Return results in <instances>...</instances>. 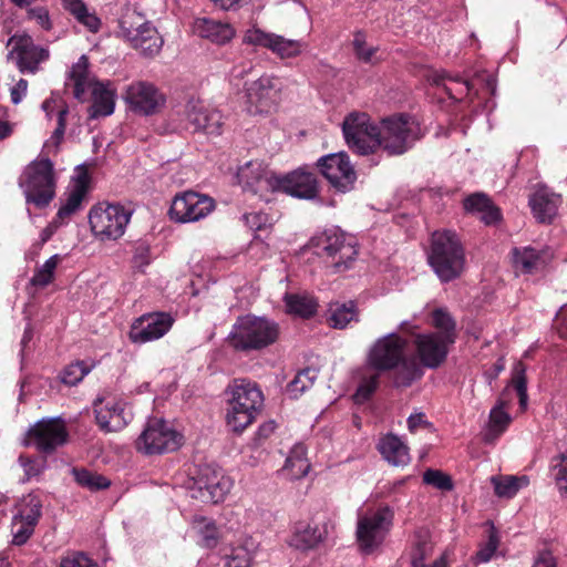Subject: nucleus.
Segmentation results:
<instances>
[{"instance_id":"f257e3e1","label":"nucleus","mask_w":567,"mask_h":567,"mask_svg":"<svg viewBox=\"0 0 567 567\" xmlns=\"http://www.w3.org/2000/svg\"><path fill=\"white\" fill-rule=\"evenodd\" d=\"M250 166L248 164L238 173L244 183V190L258 196L262 202H270L271 195L282 192L292 197L311 200L319 195V183L315 173L306 167H299L286 175H276L268 172H258L250 178Z\"/></svg>"},{"instance_id":"f03ea898","label":"nucleus","mask_w":567,"mask_h":567,"mask_svg":"<svg viewBox=\"0 0 567 567\" xmlns=\"http://www.w3.org/2000/svg\"><path fill=\"white\" fill-rule=\"evenodd\" d=\"M408 340L398 333L377 339L367 354V365L378 372L393 371V385L409 388L423 375L416 359L406 354Z\"/></svg>"},{"instance_id":"7ed1b4c3","label":"nucleus","mask_w":567,"mask_h":567,"mask_svg":"<svg viewBox=\"0 0 567 567\" xmlns=\"http://www.w3.org/2000/svg\"><path fill=\"white\" fill-rule=\"evenodd\" d=\"M279 336L280 327L276 321L266 317L246 315L236 319L227 342L234 350L247 353L272 346Z\"/></svg>"},{"instance_id":"20e7f679","label":"nucleus","mask_w":567,"mask_h":567,"mask_svg":"<svg viewBox=\"0 0 567 567\" xmlns=\"http://www.w3.org/2000/svg\"><path fill=\"white\" fill-rule=\"evenodd\" d=\"M227 425L235 433H241L256 419L264 405V394L256 382L235 379L227 388Z\"/></svg>"},{"instance_id":"39448f33","label":"nucleus","mask_w":567,"mask_h":567,"mask_svg":"<svg viewBox=\"0 0 567 567\" xmlns=\"http://www.w3.org/2000/svg\"><path fill=\"white\" fill-rule=\"evenodd\" d=\"M427 260L442 282L458 278L464 271L465 252L457 235L450 230L434 231Z\"/></svg>"},{"instance_id":"423d86ee","label":"nucleus","mask_w":567,"mask_h":567,"mask_svg":"<svg viewBox=\"0 0 567 567\" xmlns=\"http://www.w3.org/2000/svg\"><path fill=\"white\" fill-rule=\"evenodd\" d=\"M66 115L68 107L64 106L58 111L56 126L51 138L42 147V157L38 159V207L49 205L55 197L56 173L49 156L58 153L59 146L63 141Z\"/></svg>"},{"instance_id":"0eeeda50","label":"nucleus","mask_w":567,"mask_h":567,"mask_svg":"<svg viewBox=\"0 0 567 567\" xmlns=\"http://www.w3.org/2000/svg\"><path fill=\"white\" fill-rule=\"evenodd\" d=\"M423 136L420 124L410 115L385 117L380 125V147L389 155H402Z\"/></svg>"},{"instance_id":"6e6552de","label":"nucleus","mask_w":567,"mask_h":567,"mask_svg":"<svg viewBox=\"0 0 567 567\" xmlns=\"http://www.w3.org/2000/svg\"><path fill=\"white\" fill-rule=\"evenodd\" d=\"M394 513L389 506L360 516L357 524V542L363 554H372L388 536L393 525Z\"/></svg>"},{"instance_id":"1a4fd4ad","label":"nucleus","mask_w":567,"mask_h":567,"mask_svg":"<svg viewBox=\"0 0 567 567\" xmlns=\"http://www.w3.org/2000/svg\"><path fill=\"white\" fill-rule=\"evenodd\" d=\"M342 132L349 148L360 155L380 148V126L367 113H350L343 121Z\"/></svg>"},{"instance_id":"9d476101","label":"nucleus","mask_w":567,"mask_h":567,"mask_svg":"<svg viewBox=\"0 0 567 567\" xmlns=\"http://www.w3.org/2000/svg\"><path fill=\"white\" fill-rule=\"evenodd\" d=\"M132 212L120 204L100 203L89 213L92 231L103 239H117L123 236Z\"/></svg>"},{"instance_id":"9b49d317","label":"nucleus","mask_w":567,"mask_h":567,"mask_svg":"<svg viewBox=\"0 0 567 567\" xmlns=\"http://www.w3.org/2000/svg\"><path fill=\"white\" fill-rule=\"evenodd\" d=\"M319 255L324 257L336 271L348 269L358 256L357 243L352 236L338 230H327L318 238Z\"/></svg>"},{"instance_id":"f8f14e48","label":"nucleus","mask_w":567,"mask_h":567,"mask_svg":"<svg viewBox=\"0 0 567 567\" xmlns=\"http://www.w3.org/2000/svg\"><path fill=\"white\" fill-rule=\"evenodd\" d=\"M183 436L162 419H151L136 441L138 451L152 455L176 451Z\"/></svg>"},{"instance_id":"ddd939ff","label":"nucleus","mask_w":567,"mask_h":567,"mask_svg":"<svg viewBox=\"0 0 567 567\" xmlns=\"http://www.w3.org/2000/svg\"><path fill=\"white\" fill-rule=\"evenodd\" d=\"M246 109L248 113H269L280 100L281 81L272 75L264 74L257 80L245 82Z\"/></svg>"},{"instance_id":"4468645a","label":"nucleus","mask_w":567,"mask_h":567,"mask_svg":"<svg viewBox=\"0 0 567 567\" xmlns=\"http://www.w3.org/2000/svg\"><path fill=\"white\" fill-rule=\"evenodd\" d=\"M176 113L184 122L185 128L194 132L203 131L208 135H219L221 132L223 115L219 111L210 109L199 99L190 97Z\"/></svg>"},{"instance_id":"2eb2a0df","label":"nucleus","mask_w":567,"mask_h":567,"mask_svg":"<svg viewBox=\"0 0 567 567\" xmlns=\"http://www.w3.org/2000/svg\"><path fill=\"white\" fill-rule=\"evenodd\" d=\"M316 165L336 192L347 193L353 188L357 173L346 152L321 156Z\"/></svg>"},{"instance_id":"dca6fc26","label":"nucleus","mask_w":567,"mask_h":567,"mask_svg":"<svg viewBox=\"0 0 567 567\" xmlns=\"http://www.w3.org/2000/svg\"><path fill=\"white\" fill-rule=\"evenodd\" d=\"M230 487L231 481L221 468L214 465H203L194 478L193 489H196L197 494L193 496L205 503L217 504L224 501Z\"/></svg>"},{"instance_id":"f3484780","label":"nucleus","mask_w":567,"mask_h":567,"mask_svg":"<svg viewBox=\"0 0 567 567\" xmlns=\"http://www.w3.org/2000/svg\"><path fill=\"white\" fill-rule=\"evenodd\" d=\"M124 101L132 112L148 116L157 113L164 106L165 96L154 84L137 81L126 87Z\"/></svg>"},{"instance_id":"a211bd4d","label":"nucleus","mask_w":567,"mask_h":567,"mask_svg":"<svg viewBox=\"0 0 567 567\" xmlns=\"http://www.w3.org/2000/svg\"><path fill=\"white\" fill-rule=\"evenodd\" d=\"M173 323L174 318L167 312H148L132 322L128 338L137 344L151 342L165 336Z\"/></svg>"},{"instance_id":"6ab92c4d","label":"nucleus","mask_w":567,"mask_h":567,"mask_svg":"<svg viewBox=\"0 0 567 567\" xmlns=\"http://www.w3.org/2000/svg\"><path fill=\"white\" fill-rule=\"evenodd\" d=\"M214 209V200L195 192L176 195L169 208L171 219L178 223L196 221Z\"/></svg>"},{"instance_id":"aec40b11","label":"nucleus","mask_w":567,"mask_h":567,"mask_svg":"<svg viewBox=\"0 0 567 567\" xmlns=\"http://www.w3.org/2000/svg\"><path fill=\"white\" fill-rule=\"evenodd\" d=\"M244 43L269 49L280 59L298 56L306 44L299 40L286 39L282 35L267 33L260 29H249L245 32Z\"/></svg>"},{"instance_id":"412c9836","label":"nucleus","mask_w":567,"mask_h":567,"mask_svg":"<svg viewBox=\"0 0 567 567\" xmlns=\"http://www.w3.org/2000/svg\"><path fill=\"white\" fill-rule=\"evenodd\" d=\"M91 182L87 166L85 164L78 165L75 175L71 179V189L56 213L59 220L68 219L82 209L83 203L91 190Z\"/></svg>"},{"instance_id":"4be33fe9","label":"nucleus","mask_w":567,"mask_h":567,"mask_svg":"<svg viewBox=\"0 0 567 567\" xmlns=\"http://www.w3.org/2000/svg\"><path fill=\"white\" fill-rule=\"evenodd\" d=\"M451 342L442 339L439 334L420 333L414 339L415 351L420 367L437 369L445 362Z\"/></svg>"},{"instance_id":"5701e85b","label":"nucleus","mask_w":567,"mask_h":567,"mask_svg":"<svg viewBox=\"0 0 567 567\" xmlns=\"http://www.w3.org/2000/svg\"><path fill=\"white\" fill-rule=\"evenodd\" d=\"M93 406L96 423L106 433L117 432L128 423L127 413L125 412L124 404L121 402H115L114 400L105 402L103 398H97Z\"/></svg>"},{"instance_id":"b1692460","label":"nucleus","mask_w":567,"mask_h":567,"mask_svg":"<svg viewBox=\"0 0 567 567\" xmlns=\"http://www.w3.org/2000/svg\"><path fill=\"white\" fill-rule=\"evenodd\" d=\"M68 437L64 421L60 416L38 421V451L52 453L65 444Z\"/></svg>"},{"instance_id":"393cba45","label":"nucleus","mask_w":567,"mask_h":567,"mask_svg":"<svg viewBox=\"0 0 567 567\" xmlns=\"http://www.w3.org/2000/svg\"><path fill=\"white\" fill-rule=\"evenodd\" d=\"M11 47L10 54L16 55L19 70L33 73L35 71V44L31 35L16 33L8 41Z\"/></svg>"},{"instance_id":"a878e982","label":"nucleus","mask_w":567,"mask_h":567,"mask_svg":"<svg viewBox=\"0 0 567 567\" xmlns=\"http://www.w3.org/2000/svg\"><path fill=\"white\" fill-rule=\"evenodd\" d=\"M111 82L94 81L92 89V104L89 107V117L99 118L113 114L115 107V91L110 87Z\"/></svg>"},{"instance_id":"bb28decb","label":"nucleus","mask_w":567,"mask_h":567,"mask_svg":"<svg viewBox=\"0 0 567 567\" xmlns=\"http://www.w3.org/2000/svg\"><path fill=\"white\" fill-rule=\"evenodd\" d=\"M194 32L216 44H225L235 35V29L229 24L209 18H198L194 22Z\"/></svg>"},{"instance_id":"cd10ccee","label":"nucleus","mask_w":567,"mask_h":567,"mask_svg":"<svg viewBox=\"0 0 567 567\" xmlns=\"http://www.w3.org/2000/svg\"><path fill=\"white\" fill-rule=\"evenodd\" d=\"M560 196L550 193L546 187H539L529 198L534 217L539 223H550L557 214Z\"/></svg>"},{"instance_id":"c85d7f7f","label":"nucleus","mask_w":567,"mask_h":567,"mask_svg":"<svg viewBox=\"0 0 567 567\" xmlns=\"http://www.w3.org/2000/svg\"><path fill=\"white\" fill-rule=\"evenodd\" d=\"M513 266L523 274H535L543 269L549 258L546 250H537L533 247H515L512 250Z\"/></svg>"},{"instance_id":"c756f323","label":"nucleus","mask_w":567,"mask_h":567,"mask_svg":"<svg viewBox=\"0 0 567 567\" xmlns=\"http://www.w3.org/2000/svg\"><path fill=\"white\" fill-rule=\"evenodd\" d=\"M378 450L383 458L393 466H404L410 462L409 447L392 433L380 439Z\"/></svg>"},{"instance_id":"7c9ffc66","label":"nucleus","mask_w":567,"mask_h":567,"mask_svg":"<svg viewBox=\"0 0 567 567\" xmlns=\"http://www.w3.org/2000/svg\"><path fill=\"white\" fill-rule=\"evenodd\" d=\"M328 322L334 329H344L351 321H358V308L354 301L332 303L329 308Z\"/></svg>"},{"instance_id":"2f4dec72","label":"nucleus","mask_w":567,"mask_h":567,"mask_svg":"<svg viewBox=\"0 0 567 567\" xmlns=\"http://www.w3.org/2000/svg\"><path fill=\"white\" fill-rule=\"evenodd\" d=\"M70 79L73 81V95L79 101H84V94L87 87H91L95 80L89 78V59L81 55L78 62L72 66Z\"/></svg>"},{"instance_id":"473e14b6","label":"nucleus","mask_w":567,"mask_h":567,"mask_svg":"<svg viewBox=\"0 0 567 567\" xmlns=\"http://www.w3.org/2000/svg\"><path fill=\"white\" fill-rule=\"evenodd\" d=\"M193 529L200 536V545L206 548L217 546L220 533L214 519L195 515L192 518Z\"/></svg>"},{"instance_id":"72a5a7b5","label":"nucleus","mask_w":567,"mask_h":567,"mask_svg":"<svg viewBox=\"0 0 567 567\" xmlns=\"http://www.w3.org/2000/svg\"><path fill=\"white\" fill-rule=\"evenodd\" d=\"M284 300L289 313L308 319L317 312L318 303L310 296L286 293Z\"/></svg>"},{"instance_id":"f704fd0d","label":"nucleus","mask_w":567,"mask_h":567,"mask_svg":"<svg viewBox=\"0 0 567 567\" xmlns=\"http://www.w3.org/2000/svg\"><path fill=\"white\" fill-rule=\"evenodd\" d=\"M322 542V533L317 526L300 524L291 538V545L301 550L315 548Z\"/></svg>"},{"instance_id":"c9c22d12","label":"nucleus","mask_w":567,"mask_h":567,"mask_svg":"<svg viewBox=\"0 0 567 567\" xmlns=\"http://www.w3.org/2000/svg\"><path fill=\"white\" fill-rule=\"evenodd\" d=\"M257 544L247 538L243 545L234 546L226 555V567H250Z\"/></svg>"},{"instance_id":"e433bc0d","label":"nucleus","mask_w":567,"mask_h":567,"mask_svg":"<svg viewBox=\"0 0 567 567\" xmlns=\"http://www.w3.org/2000/svg\"><path fill=\"white\" fill-rule=\"evenodd\" d=\"M71 473L80 486L91 492L105 489L111 485V481L107 477L84 467H73Z\"/></svg>"},{"instance_id":"4c0bfd02","label":"nucleus","mask_w":567,"mask_h":567,"mask_svg":"<svg viewBox=\"0 0 567 567\" xmlns=\"http://www.w3.org/2000/svg\"><path fill=\"white\" fill-rule=\"evenodd\" d=\"M495 494L498 497L512 498L523 487L528 485V478L526 476H504V477H492Z\"/></svg>"},{"instance_id":"58836bf2","label":"nucleus","mask_w":567,"mask_h":567,"mask_svg":"<svg viewBox=\"0 0 567 567\" xmlns=\"http://www.w3.org/2000/svg\"><path fill=\"white\" fill-rule=\"evenodd\" d=\"M512 421L511 415L504 411V402L499 401V403L491 410L489 413V429L486 434L485 441L491 442L501 435L509 425Z\"/></svg>"},{"instance_id":"ea45409f","label":"nucleus","mask_w":567,"mask_h":567,"mask_svg":"<svg viewBox=\"0 0 567 567\" xmlns=\"http://www.w3.org/2000/svg\"><path fill=\"white\" fill-rule=\"evenodd\" d=\"M433 326L439 330L436 332H432L433 334H439L442 339L447 342L454 343L456 339L455 333V321L443 309H436L432 315Z\"/></svg>"},{"instance_id":"a19ab883","label":"nucleus","mask_w":567,"mask_h":567,"mask_svg":"<svg viewBox=\"0 0 567 567\" xmlns=\"http://www.w3.org/2000/svg\"><path fill=\"white\" fill-rule=\"evenodd\" d=\"M317 378V370L306 368L299 371L293 380L288 383L287 392L291 398L297 399L313 385Z\"/></svg>"},{"instance_id":"79ce46f5","label":"nucleus","mask_w":567,"mask_h":567,"mask_svg":"<svg viewBox=\"0 0 567 567\" xmlns=\"http://www.w3.org/2000/svg\"><path fill=\"white\" fill-rule=\"evenodd\" d=\"M414 538L411 551V567H427L424 561L432 549L429 543V534L426 530H419L415 533Z\"/></svg>"},{"instance_id":"37998d69","label":"nucleus","mask_w":567,"mask_h":567,"mask_svg":"<svg viewBox=\"0 0 567 567\" xmlns=\"http://www.w3.org/2000/svg\"><path fill=\"white\" fill-rule=\"evenodd\" d=\"M19 186L23 190L28 205H35V161H31L19 177Z\"/></svg>"},{"instance_id":"c03bdc74","label":"nucleus","mask_w":567,"mask_h":567,"mask_svg":"<svg viewBox=\"0 0 567 567\" xmlns=\"http://www.w3.org/2000/svg\"><path fill=\"white\" fill-rule=\"evenodd\" d=\"M381 373L382 372L374 370L372 374L363 375L361 378L358 389L353 395L355 402L363 403L372 396L379 386Z\"/></svg>"},{"instance_id":"a18cd8bd","label":"nucleus","mask_w":567,"mask_h":567,"mask_svg":"<svg viewBox=\"0 0 567 567\" xmlns=\"http://www.w3.org/2000/svg\"><path fill=\"white\" fill-rule=\"evenodd\" d=\"M90 372V368L83 361H76L66 365L60 374L61 382L66 385H75Z\"/></svg>"},{"instance_id":"49530a36","label":"nucleus","mask_w":567,"mask_h":567,"mask_svg":"<svg viewBox=\"0 0 567 567\" xmlns=\"http://www.w3.org/2000/svg\"><path fill=\"white\" fill-rule=\"evenodd\" d=\"M512 384L515 388L519 404L525 408L527 404V379H526V367L523 362H517L514 367Z\"/></svg>"},{"instance_id":"de8ad7c7","label":"nucleus","mask_w":567,"mask_h":567,"mask_svg":"<svg viewBox=\"0 0 567 567\" xmlns=\"http://www.w3.org/2000/svg\"><path fill=\"white\" fill-rule=\"evenodd\" d=\"M423 483L443 492H447L453 488L451 476L440 470L427 468L423 473Z\"/></svg>"},{"instance_id":"09e8293b","label":"nucleus","mask_w":567,"mask_h":567,"mask_svg":"<svg viewBox=\"0 0 567 567\" xmlns=\"http://www.w3.org/2000/svg\"><path fill=\"white\" fill-rule=\"evenodd\" d=\"M449 80L456 84L455 89L445 83H441L440 79L435 80V83L436 85H442L445 93L453 100L461 101L472 90V83L468 80H463L460 76H449Z\"/></svg>"},{"instance_id":"8fccbe9b","label":"nucleus","mask_w":567,"mask_h":567,"mask_svg":"<svg viewBox=\"0 0 567 567\" xmlns=\"http://www.w3.org/2000/svg\"><path fill=\"white\" fill-rule=\"evenodd\" d=\"M61 260L60 255H53L43 264L41 269H38V287H44L52 282L54 271Z\"/></svg>"},{"instance_id":"3c124183","label":"nucleus","mask_w":567,"mask_h":567,"mask_svg":"<svg viewBox=\"0 0 567 567\" xmlns=\"http://www.w3.org/2000/svg\"><path fill=\"white\" fill-rule=\"evenodd\" d=\"M498 542L497 533L494 526H492L488 532L487 542L476 553V560L478 563L489 561L498 547Z\"/></svg>"},{"instance_id":"603ef678","label":"nucleus","mask_w":567,"mask_h":567,"mask_svg":"<svg viewBox=\"0 0 567 567\" xmlns=\"http://www.w3.org/2000/svg\"><path fill=\"white\" fill-rule=\"evenodd\" d=\"M287 466L298 468L300 475L305 476L308 473L310 465L306 458V449L303 445H296L291 454L287 457Z\"/></svg>"},{"instance_id":"864d4df0","label":"nucleus","mask_w":567,"mask_h":567,"mask_svg":"<svg viewBox=\"0 0 567 567\" xmlns=\"http://www.w3.org/2000/svg\"><path fill=\"white\" fill-rule=\"evenodd\" d=\"M151 264V248L145 243H140L134 248L132 257V267L140 271L145 272V268Z\"/></svg>"},{"instance_id":"5fc2aeb1","label":"nucleus","mask_w":567,"mask_h":567,"mask_svg":"<svg viewBox=\"0 0 567 567\" xmlns=\"http://www.w3.org/2000/svg\"><path fill=\"white\" fill-rule=\"evenodd\" d=\"M132 43L135 49L141 50L146 55H153L157 53L162 45V40L156 35L147 38L132 37Z\"/></svg>"},{"instance_id":"6e6d98bb","label":"nucleus","mask_w":567,"mask_h":567,"mask_svg":"<svg viewBox=\"0 0 567 567\" xmlns=\"http://www.w3.org/2000/svg\"><path fill=\"white\" fill-rule=\"evenodd\" d=\"M352 44H353V49H354V52H355V55L358 56V59H360L364 62L371 61L373 54L377 51V48H373V47L368 48L367 47L365 33L361 30H359L354 33V39H353Z\"/></svg>"},{"instance_id":"4d7b16f0","label":"nucleus","mask_w":567,"mask_h":567,"mask_svg":"<svg viewBox=\"0 0 567 567\" xmlns=\"http://www.w3.org/2000/svg\"><path fill=\"white\" fill-rule=\"evenodd\" d=\"M60 567H100L99 564L82 551L73 553L62 559Z\"/></svg>"},{"instance_id":"13d9d810","label":"nucleus","mask_w":567,"mask_h":567,"mask_svg":"<svg viewBox=\"0 0 567 567\" xmlns=\"http://www.w3.org/2000/svg\"><path fill=\"white\" fill-rule=\"evenodd\" d=\"M492 200L485 194H473L464 199V208L470 213H483Z\"/></svg>"},{"instance_id":"bf43d9fd","label":"nucleus","mask_w":567,"mask_h":567,"mask_svg":"<svg viewBox=\"0 0 567 567\" xmlns=\"http://www.w3.org/2000/svg\"><path fill=\"white\" fill-rule=\"evenodd\" d=\"M559 463L554 465L556 484L561 493L567 492V451L559 454Z\"/></svg>"},{"instance_id":"052dcab7","label":"nucleus","mask_w":567,"mask_h":567,"mask_svg":"<svg viewBox=\"0 0 567 567\" xmlns=\"http://www.w3.org/2000/svg\"><path fill=\"white\" fill-rule=\"evenodd\" d=\"M254 69L255 68L250 62L235 65L230 71V82L238 86L241 80L254 72Z\"/></svg>"},{"instance_id":"680f3d73","label":"nucleus","mask_w":567,"mask_h":567,"mask_svg":"<svg viewBox=\"0 0 567 567\" xmlns=\"http://www.w3.org/2000/svg\"><path fill=\"white\" fill-rule=\"evenodd\" d=\"M33 532V519L29 520L27 525L20 524V527L13 532V544H24Z\"/></svg>"},{"instance_id":"e2e57ef3","label":"nucleus","mask_w":567,"mask_h":567,"mask_svg":"<svg viewBox=\"0 0 567 567\" xmlns=\"http://www.w3.org/2000/svg\"><path fill=\"white\" fill-rule=\"evenodd\" d=\"M406 422H408V429L412 433L416 432L417 429H420L421 426H424V427L431 426V423L426 420L425 414L422 412L411 414L408 417Z\"/></svg>"},{"instance_id":"0e129e2a","label":"nucleus","mask_w":567,"mask_h":567,"mask_svg":"<svg viewBox=\"0 0 567 567\" xmlns=\"http://www.w3.org/2000/svg\"><path fill=\"white\" fill-rule=\"evenodd\" d=\"M28 91V81L24 79H20L16 85L11 87L10 96L13 104H18L21 102L23 96H25Z\"/></svg>"},{"instance_id":"69168bd1","label":"nucleus","mask_w":567,"mask_h":567,"mask_svg":"<svg viewBox=\"0 0 567 567\" xmlns=\"http://www.w3.org/2000/svg\"><path fill=\"white\" fill-rule=\"evenodd\" d=\"M533 567H557L555 557L549 550H542L534 560Z\"/></svg>"},{"instance_id":"338daca9","label":"nucleus","mask_w":567,"mask_h":567,"mask_svg":"<svg viewBox=\"0 0 567 567\" xmlns=\"http://www.w3.org/2000/svg\"><path fill=\"white\" fill-rule=\"evenodd\" d=\"M501 210L491 203L489 207L481 213V220L486 225H494L501 220Z\"/></svg>"},{"instance_id":"774afa93","label":"nucleus","mask_w":567,"mask_h":567,"mask_svg":"<svg viewBox=\"0 0 567 567\" xmlns=\"http://www.w3.org/2000/svg\"><path fill=\"white\" fill-rule=\"evenodd\" d=\"M76 20L84 24L91 32H97L101 27V20L95 14L90 13L89 10Z\"/></svg>"}]
</instances>
